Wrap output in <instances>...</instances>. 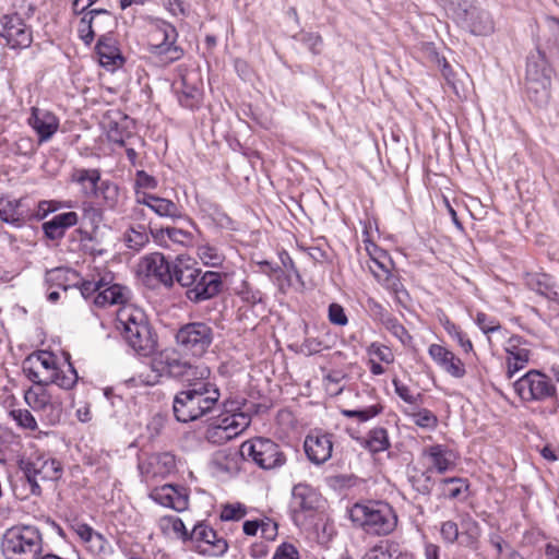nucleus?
I'll return each mask as SVG.
<instances>
[{"instance_id": "1", "label": "nucleus", "mask_w": 559, "mask_h": 559, "mask_svg": "<svg viewBox=\"0 0 559 559\" xmlns=\"http://www.w3.org/2000/svg\"><path fill=\"white\" fill-rule=\"evenodd\" d=\"M219 399L221 392L214 382L197 377L175 395L174 416L180 423L201 419L216 408Z\"/></svg>"}, {"instance_id": "2", "label": "nucleus", "mask_w": 559, "mask_h": 559, "mask_svg": "<svg viewBox=\"0 0 559 559\" xmlns=\"http://www.w3.org/2000/svg\"><path fill=\"white\" fill-rule=\"evenodd\" d=\"M23 372L28 380L37 385L56 384L61 389L70 390L78 381V373L71 364L67 370L57 366V357L48 350H38L26 357L23 361Z\"/></svg>"}, {"instance_id": "3", "label": "nucleus", "mask_w": 559, "mask_h": 559, "mask_svg": "<svg viewBox=\"0 0 559 559\" xmlns=\"http://www.w3.org/2000/svg\"><path fill=\"white\" fill-rule=\"evenodd\" d=\"M35 12L31 0H13L12 11L0 14V36L12 49H24L31 46L33 34L25 20Z\"/></svg>"}, {"instance_id": "4", "label": "nucleus", "mask_w": 559, "mask_h": 559, "mask_svg": "<svg viewBox=\"0 0 559 559\" xmlns=\"http://www.w3.org/2000/svg\"><path fill=\"white\" fill-rule=\"evenodd\" d=\"M352 522L371 535H388L394 531L397 516L390 504L382 501L355 503L349 510Z\"/></svg>"}, {"instance_id": "5", "label": "nucleus", "mask_w": 559, "mask_h": 559, "mask_svg": "<svg viewBox=\"0 0 559 559\" xmlns=\"http://www.w3.org/2000/svg\"><path fill=\"white\" fill-rule=\"evenodd\" d=\"M5 559H37L43 551V536L34 525H14L8 528L1 540Z\"/></svg>"}, {"instance_id": "6", "label": "nucleus", "mask_w": 559, "mask_h": 559, "mask_svg": "<svg viewBox=\"0 0 559 559\" xmlns=\"http://www.w3.org/2000/svg\"><path fill=\"white\" fill-rule=\"evenodd\" d=\"M176 27L164 21L156 20L151 27L147 50L160 64L168 66L183 56V49L177 45Z\"/></svg>"}, {"instance_id": "7", "label": "nucleus", "mask_w": 559, "mask_h": 559, "mask_svg": "<svg viewBox=\"0 0 559 559\" xmlns=\"http://www.w3.org/2000/svg\"><path fill=\"white\" fill-rule=\"evenodd\" d=\"M214 329L206 322L193 321L178 328L175 343L186 356L203 357L214 342Z\"/></svg>"}, {"instance_id": "8", "label": "nucleus", "mask_w": 559, "mask_h": 559, "mask_svg": "<svg viewBox=\"0 0 559 559\" xmlns=\"http://www.w3.org/2000/svg\"><path fill=\"white\" fill-rule=\"evenodd\" d=\"M551 69L539 50L527 58L526 93L531 102L544 106L550 97Z\"/></svg>"}, {"instance_id": "9", "label": "nucleus", "mask_w": 559, "mask_h": 559, "mask_svg": "<svg viewBox=\"0 0 559 559\" xmlns=\"http://www.w3.org/2000/svg\"><path fill=\"white\" fill-rule=\"evenodd\" d=\"M519 397L530 402H558L557 389L552 380L538 370H530L513 383Z\"/></svg>"}, {"instance_id": "10", "label": "nucleus", "mask_w": 559, "mask_h": 559, "mask_svg": "<svg viewBox=\"0 0 559 559\" xmlns=\"http://www.w3.org/2000/svg\"><path fill=\"white\" fill-rule=\"evenodd\" d=\"M241 455L251 459L260 468L271 471L285 465L286 455L275 441L255 437L245 441L240 447Z\"/></svg>"}, {"instance_id": "11", "label": "nucleus", "mask_w": 559, "mask_h": 559, "mask_svg": "<svg viewBox=\"0 0 559 559\" xmlns=\"http://www.w3.org/2000/svg\"><path fill=\"white\" fill-rule=\"evenodd\" d=\"M22 469L34 496L41 495L43 483L56 481L62 475L61 463L44 454L31 456L22 462Z\"/></svg>"}, {"instance_id": "12", "label": "nucleus", "mask_w": 559, "mask_h": 559, "mask_svg": "<svg viewBox=\"0 0 559 559\" xmlns=\"http://www.w3.org/2000/svg\"><path fill=\"white\" fill-rule=\"evenodd\" d=\"M154 370L174 378H185L187 382L199 378H209L210 369L204 365H192L176 352H163L153 361Z\"/></svg>"}, {"instance_id": "13", "label": "nucleus", "mask_w": 559, "mask_h": 559, "mask_svg": "<svg viewBox=\"0 0 559 559\" xmlns=\"http://www.w3.org/2000/svg\"><path fill=\"white\" fill-rule=\"evenodd\" d=\"M188 542L194 544V548L199 552L215 557L223 556L228 549L226 539L218 536L216 531L203 522L193 526L189 533Z\"/></svg>"}, {"instance_id": "14", "label": "nucleus", "mask_w": 559, "mask_h": 559, "mask_svg": "<svg viewBox=\"0 0 559 559\" xmlns=\"http://www.w3.org/2000/svg\"><path fill=\"white\" fill-rule=\"evenodd\" d=\"M224 275L215 271H205L199 273L195 284L186 292V297L193 304L212 299L223 292Z\"/></svg>"}, {"instance_id": "15", "label": "nucleus", "mask_w": 559, "mask_h": 559, "mask_svg": "<svg viewBox=\"0 0 559 559\" xmlns=\"http://www.w3.org/2000/svg\"><path fill=\"white\" fill-rule=\"evenodd\" d=\"M504 352L507 354V377L511 379L528 364L531 349L526 340L520 335H512L504 344Z\"/></svg>"}, {"instance_id": "16", "label": "nucleus", "mask_w": 559, "mask_h": 559, "mask_svg": "<svg viewBox=\"0 0 559 559\" xmlns=\"http://www.w3.org/2000/svg\"><path fill=\"white\" fill-rule=\"evenodd\" d=\"M150 498L156 503L177 512L187 510L189 506L187 489L171 484L154 488L150 493Z\"/></svg>"}, {"instance_id": "17", "label": "nucleus", "mask_w": 559, "mask_h": 559, "mask_svg": "<svg viewBox=\"0 0 559 559\" xmlns=\"http://www.w3.org/2000/svg\"><path fill=\"white\" fill-rule=\"evenodd\" d=\"M29 127L36 132L38 142L49 141L59 129V118L51 111L38 107H32L27 119Z\"/></svg>"}, {"instance_id": "18", "label": "nucleus", "mask_w": 559, "mask_h": 559, "mask_svg": "<svg viewBox=\"0 0 559 559\" xmlns=\"http://www.w3.org/2000/svg\"><path fill=\"white\" fill-rule=\"evenodd\" d=\"M428 354L435 364L451 377L461 379L466 374L462 359L447 347L440 344H431L428 347Z\"/></svg>"}, {"instance_id": "19", "label": "nucleus", "mask_w": 559, "mask_h": 559, "mask_svg": "<svg viewBox=\"0 0 559 559\" xmlns=\"http://www.w3.org/2000/svg\"><path fill=\"white\" fill-rule=\"evenodd\" d=\"M304 449L309 461L317 465L323 464L332 456V435L312 432L306 437Z\"/></svg>"}, {"instance_id": "20", "label": "nucleus", "mask_w": 559, "mask_h": 559, "mask_svg": "<svg viewBox=\"0 0 559 559\" xmlns=\"http://www.w3.org/2000/svg\"><path fill=\"white\" fill-rule=\"evenodd\" d=\"M140 269L147 276H153L163 285L171 287L173 262H168L163 253L153 252L144 255Z\"/></svg>"}, {"instance_id": "21", "label": "nucleus", "mask_w": 559, "mask_h": 559, "mask_svg": "<svg viewBox=\"0 0 559 559\" xmlns=\"http://www.w3.org/2000/svg\"><path fill=\"white\" fill-rule=\"evenodd\" d=\"M320 492L306 483H299L292 489V509L295 514L313 512L321 506Z\"/></svg>"}, {"instance_id": "22", "label": "nucleus", "mask_w": 559, "mask_h": 559, "mask_svg": "<svg viewBox=\"0 0 559 559\" xmlns=\"http://www.w3.org/2000/svg\"><path fill=\"white\" fill-rule=\"evenodd\" d=\"M126 343L140 356H148L156 348V337L152 333L148 323L141 325L138 329H131L122 335Z\"/></svg>"}, {"instance_id": "23", "label": "nucleus", "mask_w": 559, "mask_h": 559, "mask_svg": "<svg viewBox=\"0 0 559 559\" xmlns=\"http://www.w3.org/2000/svg\"><path fill=\"white\" fill-rule=\"evenodd\" d=\"M225 415L221 416L212 425L219 426L225 430H229L230 428L235 431V436H239L246 428L249 427L251 423L250 416L242 411H239V407L236 402L226 401L223 403Z\"/></svg>"}, {"instance_id": "24", "label": "nucleus", "mask_w": 559, "mask_h": 559, "mask_svg": "<svg viewBox=\"0 0 559 559\" xmlns=\"http://www.w3.org/2000/svg\"><path fill=\"white\" fill-rule=\"evenodd\" d=\"M423 455L429 460L431 468L439 474L453 469L457 460L456 453L444 444L426 447L423 450Z\"/></svg>"}, {"instance_id": "25", "label": "nucleus", "mask_w": 559, "mask_h": 559, "mask_svg": "<svg viewBox=\"0 0 559 559\" xmlns=\"http://www.w3.org/2000/svg\"><path fill=\"white\" fill-rule=\"evenodd\" d=\"M201 269L187 255H178L173 262L171 285L177 282L181 287L190 289L195 284Z\"/></svg>"}, {"instance_id": "26", "label": "nucleus", "mask_w": 559, "mask_h": 559, "mask_svg": "<svg viewBox=\"0 0 559 559\" xmlns=\"http://www.w3.org/2000/svg\"><path fill=\"white\" fill-rule=\"evenodd\" d=\"M142 474L152 477H166L176 469L175 455L169 452L151 455L146 462L139 465Z\"/></svg>"}, {"instance_id": "27", "label": "nucleus", "mask_w": 559, "mask_h": 559, "mask_svg": "<svg viewBox=\"0 0 559 559\" xmlns=\"http://www.w3.org/2000/svg\"><path fill=\"white\" fill-rule=\"evenodd\" d=\"M71 181L80 187L85 198L94 199L102 182L100 170L97 168H74L71 173Z\"/></svg>"}, {"instance_id": "28", "label": "nucleus", "mask_w": 559, "mask_h": 559, "mask_svg": "<svg viewBox=\"0 0 559 559\" xmlns=\"http://www.w3.org/2000/svg\"><path fill=\"white\" fill-rule=\"evenodd\" d=\"M75 534L86 546L90 552L95 556L106 555L109 549L108 540L93 527L85 523H78L73 526Z\"/></svg>"}, {"instance_id": "29", "label": "nucleus", "mask_w": 559, "mask_h": 559, "mask_svg": "<svg viewBox=\"0 0 559 559\" xmlns=\"http://www.w3.org/2000/svg\"><path fill=\"white\" fill-rule=\"evenodd\" d=\"M106 282L109 283L99 289L98 294L94 297V304L100 308L124 304L128 289L119 284H112V276L110 274H106Z\"/></svg>"}, {"instance_id": "30", "label": "nucleus", "mask_w": 559, "mask_h": 559, "mask_svg": "<svg viewBox=\"0 0 559 559\" xmlns=\"http://www.w3.org/2000/svg\"><path fill=\"white\" fill-rule=\"evenodd\" d=\"M146 323L148 322L144 311L133 305H123L117 311V329L121 335Z\"/></svg>"}, {"instance_id": "31", "label": "nucleus", "mask_w": 559, "mask_h": 559, "mask_svg": "<svg viewBox=\"0 0 559 559\" xmlns=\"http://www.w3.org/2000/svg\"><path fill=\"white\" fill-rule=\"evenodd\" d=\"M461 25L474 35L486 36L493 32V21L490 14L480 8L472 10Z\"/></svg>"}, {"instance_id": "32", "label": "nucleus", "mask_w": 559, "mask_h": 559, "mask_svg": "<svg viewBox=\"0 0 559 559\" xmlns=\"http://www.w3.org/2000/svg\"><path fill=\"white\" fill-rule=\"evenodd\" d=\"M151 234L156 242L166 247L168 246L167 240L183 247L190 246L193 240V236L190 231L176 227L151 230Z\"/></svg>"}, {"instance_id": "33", "label": "nucleus", "mask_w": 559, "mask_h": 559, "mask_svg": "<svg viewBox=\"0 0 559 559\" xmlns=\"http://www.w3.org/2000/svg\"><path fill=\"white\" fill-rule=\"evenodd\" d=\"M96 51L103 66H116L117 60L122 61L115 39L109 35H100Z\"/></svg>"}, {"instance_id": "34", "label": "nucleus", "mask_w": 559, "mask_h": 559, "mask_svg": "<svg viewBox=\"0 0 559 559\" xmlns=\"http://www.w3.org/2000/svg\"><path fill=\"white\" fill-rule=\"evenodd\" d=\"M403 551L397 543L381 540L370 548L362 559H401Z\"/></svg>"}, {"instance_id": "35", "label": "nucleus", "mask_w": 559, "mask_h": 559, "mask_svg": "<svg viewBox=\"0 0 559 559\" xmlns=\"http://www.w3.org/2000/svg\"><path fill=\"white\" fill-rule=\"evenodd\" d=\"M21 201L0 195V219L13 226H21L23 213L20 212Z\"/></svg>"}, {"instance_id": "36", "label": "nucleus", "mask_w": 559, "mask_h": 559, "mask_svg": "<svg viewBox=\"0 0 559 559\" xmlns=\"http://www.w3.org/2000/svg\"><path fill=\"white\" fill-rule=\"evenodd\" d=\"M158 527L165 535H174L176 538L188 542L189 531L182 520L175 515H165L158 520Z\"/></svg>"}, {"instance_id": "37", "label": "nucleus", "mask_w": 559, "mask_h": 559, "mask_svg": "<svg viewBox=\"0 0 559 559\" xmlns=\"http://www.w3.org/2000/svg\"><path fill=\"white\" fill-rule=\"evenodd\" d=\"M379 284L394 296V299L399 305L403 307L407 306L411 297L397 275L390 273L382 277Z\"/></svg>"}, {"instance_id": "38", "label": "nucleus", "mask_w": 559, "mask_h": 559, "mask_svg": "<svg viewBox=\"0 0 559 559\" xmlns=\"http://www.w3.org/2000/svg\"><path fill=\"white\" fill-rule=\"evenodd\" d=\"M122 240L129 249L138 252L148 243L150 238L145 227L139 225L129 227L123 233Z\"/></svg>"}, {"instance_id": "39", "label": "nucleus", "mask_w": 559, "mask_h": 559, "mask_svg": "<svg viewBox=\"0 0 559 559\" xmlns=\"http://www.w3.org/2000/svg\"><path fill=\"white\" fill-rule=\"evenodd\" d=\"M469 488L468 480L460 477L443 478L440 481L441 495L449 499H457Z\"/></svg>"}, {"instance_id": "40", "label": "nucleus", "mask_w": 559, "mask_h": 559, "mask_svg": "<svg viewBox=\"0 0 559 559\" xmlns=\"http://www.w3.org/2000/svg\"><path fill=\"white\" fill-rule=\"evenodd\" d=\"M44 386L45 385L29 388L24 393L25 403L37 413L40 412V409H44L51 399L50 394Z\"/></svg>"}, {"instance_id": "41", "label": "nucleus", "mask_w": 559, "mask_h": 559, "mask_svg": "<svg viewBox=\"0 0 559 559\" xmlns=\"http://www.w3.org/2000/svg\"><path fill=\"white\" fill-rule=\"evenodd\" d=\"M151 210L159 217L178 219L183 216L180 206H178L171 200L160 197L156 198Z\"/></svg>"}, {"instance_id": "42", "label": "nucleus", "mask_w": 559, "mask_h": 559, "mask_svg": "<svg viewBox=\"0 0 559 559\" xmlns=\"http://www.w3.org/2000/svg\"><path fill=\"white\" fill-rule=\"evenodd\" d=\"M366 447L373 453L388 450L390 448V440L386 429L382 427L371 429L366 440Z\"/></svg>"}, {"instance_id": "43", "label": "nucleus", "mask_w": 559, "mask_h": 559, "mask_svg": "<svg viewBox=\"0 0 559 559\" xmlns=\"http://www.w3.org/2000/svg\"><path fill=\"white\" fill-rule=\"evenodd\" d=\"M198 255L200 260L209 266H219L225 260L223 252L210 242L201 243L198 247Z\"/></svg>"}, {"instance_id": "44", "label": "nucleus", "mask_w": 559, "mask_h": 559, "mask_svg": "<svg viewBox=\"0 0 559 559\" xmlns=\"http://www.w3.org/2000/svg\"><path fill=\"white\" fill-rule=\"evenodd\" d=\"M95 199H100L103 204L114 209L119 200V188L109 180H102Z\"/></svg>"}, {"instance_id": "45", "label": "nucleus", "mask_w": 559, "mask_h": 559, "mask_svg": "<svg viewBox=\"0 0 559 559\" xmlns=\"http://www.w3.org/2000/svg\"><path fill=\"white\" fill-rule=\"evenodd\" d=\"M445 8L452 12L455 19L461 23L465 20L472 10H476L478 7L474 5V0H443Z\"/></svg>"}, {"instance_id": "46", "label": "nucleus", "mask_w": 559, "mask_h": 559, "mask_svg": "<svg viewBox=\"0 0 559 559\" xmlns=\"http://www.w3.org/2000/svg\"><path fill=\"white\" fill-rule=\"evenodd\" d=\"M382 324L385 329L395 336L403 345H408L412 342V336L400 321L393 316L385 317Z\"/></svg>"}, {"instance_id": "47", "label": "nucleus", "mask_w": 559, "mask_h": 559, "mask_svg": "<svg viewBox=\"0 0 559 559\" xmlns=\"http://www.w3.org/2000/svg\"><path fill=\"white\" fill-rule=\"evenodd\" d=\"M233 429L225 430L219 426L210 425L205 431V439L213 444H224L237 437Z\"/></svg>"}, {"instance_id": "48", "label": "nucleus", "mask_w": 559, "mask_h": 559, "mask_svg": "<svg viewBox=\"0 0 559 559\" xmlns=\"http://www.w3.org/2000/svg\"><path fill=\"white\" fill-rule=\"evenodd\" d=\"M9 416L16 423L20 428L36 430L37 421L32 413L27 409L13 408L9 412Z\"/></svg>"}, {"instance_id": "49", "label": "nucleus", "mask_w": 559, "mask_h": 559, "mask_svg": "<svg viewBox=\"0 0 559 559\" xmlns=\"http://www.w3.org/2000/svg\"><path fill=\"white\" fill-rule=\"evenodd\" d=\"M415 425L420 428L435 429L438 426V417L427 408H420L408 414Z\"/></svg>"}, {"instance_id": "50", "label": "nucleus", "mask_w": 559, "mask_h": 559, "mask_svg": "<svg viewBox=\"0 0 559 559\" xmlns=\"http://www.w3.org/2000/svg\"><path fill=\"white\" fill-rule=\"evenodd\" d=\"M88 19L92 20V26L96 34L106 29L111 23V14L105 9H93L86 12Z\"/></svg>"}, {"instance_id": "51", "label": "nucleus", "mask_w": 559, "mask_h": 559, "mask_svg": "<svg viewBox=\"0 0 559 559\" xmlns=\"http://www.w3.org/2000/svg\"><path fill=\"white\" fill-rule=\"evenodd\" d=\"M444 330L447 333L457 342L464 353L468 354L473 352V343L466 336L465 333L461 331V329L449 320L444 323Z\"/></svg>"}, {"instance_id": "52", "label": "nucleus", "mask_w": 559, "mask_h": 559, "mask_svg": "<svg viewBox=\"0 0 559 559\" xmlns=\"http://www.w3.org/2000/svg\"><path fill=\"white\" fill-rule=\"evenodd\" d=\"M382 411L380 405H371L360 409H343L342 414L348 418H357L359 421L365 423L377 415H379Z\"/></svg>"}, {"instance_id": "53", "label": "nucleus", "mask_w": 559, "mask_h": 559, "mask_svg": "<svg viewBox=\"0 0 559 559\" xmlns=\"http://www.w3.org/2000/svg\"><path fill=\"white\" fill-rule=\"evenodd\" d=\"M62 405L60 402L50 399L44 409H40L41 416L50 425H55L60 421L62 416Z\"/></svg>"}, {"instance_id": "54", "label": "nucleus", "mask_w": 559, "mask_h": 559, "mask_svg": "<svg viewBox=\"0 0 559 559\" xmlns=\"http://www.w3.org/2000/svg\"><path fill=\"white\" fill-rule=\"evenodd\" d=\"M109 282H106V275L100 276L98 280L93 278L92 281H83L79 289L81 295L88 299L92 296H96L99 289L106 286Z\"/></svg>"}, {"instance_id": "55", "label": "nucleus", "mask_w": 559, "mask_h": 559, "mask_svg": "<svg viewBox=\"0 0 559 559\" xmlns=\"http://www.w3.org/2000/svg\"><path fill=\"white\" fill-rule=\"evenodd\" d=\"M392 383H393L395 393L405 403L418 404L421 401L423 395L420 393L414 394L411 391V389L406 384L402 383L399 379H393Z\"/></svg>"}, {"instance_id": "56", "label": "nucleus", "mask_w": 559, "mask_h": 559, "mask_svg": "<svg viewBox=\"0 0 559 559\" xmlns=\"http://www.w3.org/2000/svg\"><path fill=\"white\" fill-rule=\"evenodd\" d=\"M247 513L246 507L239 502L223 506L221 519L223 521H239Z\"/></svg>"}, {"instance_id": "57", "label": "nucleus", "mask_w": 559, "mask_h": 559, "mask_svg": "<svg viewBox=\"0 0 559 559\" xmlns=\"http://www.w3.org/2000/svg\"><path fill=\"white\" fill-rule=\"evenodd\" d=\"M475 322L485 334L501 332V325L499 321L484 312H477Z\"/></svg>"}, {"instance_id": "58", "label": "nucleus", "mask_w": 559, "mask_h": 559, "mask_svg": "<svg viewBox=\"0 0 559 559\" xmlns=\"http://www.w3.org/2000/svg\"><path fill=\"white\" fill-rule=\"evenodd\" d=\"M92 20L87 17L86 13L81 17L79 23L78 33L80 38L86 44L90 45L95 36L97 35L92 26Z\"/></svg>"}, {"instance_id": "59", "label": "nucleus", "mask_w": 559, "mask_h": 559, "mask_svg": "<svg viewBox=\"0 0 559 559\" xmlns=\"http://www.w3.org/2000/svg\"><path fill=\"white\" fill-rule=\"evenodd\" d=\"M158 181L155 177L148 175L144 170H138L135 174V190H154L157 188Z\"/></svg>"}, {"instance_id": "60", "label": "nucleus", "mask_w": 559, "mask_h": 559, "mask_svg": "<svg viewBox=\"0 0 559 559\" xmlns=\"http://www.w3.org/2000/svg\"><path fill=\"white\" fill-rule=\"evenodd\" d=\"M329 320L332 324L344 326L347 324L348 319L344 308L338 304H331L329 306Z\"/></svg>"}, {"instance_id": "61", "label": "nucleus", "mask_w": 559, "mask_h": 559, "mask_svg": "<svg viewBox=\"0 0 559 559\" xmlns=\"http://www.w3.org/2000/svg\"><path fill=\"white\" fill-rule=\"evenodd\" d=\"M272 559H299L298 549L290 543L277 546Z\"/></svg>"}, {"instance_id": "62", "label": "nucleus", "mask_w": 559, "mask_h": 559, "mask_svg": "<svg viewBox=\"0 0 559 559\" xmlns=\"http://www.w3.org/2000/svg\"><path fill=\"white\" fill-rule=\"evenodd\" d=\"M369 353L374 355L382 362L392 364L394 361L393 353L384 345L371 344Z\"/></svg>"}, {"instance_id": "63", "label": "nucleus", "mask_w": 559, "mask_h": 559, "mask_svg": "<svg viewBox=\"0 0 559 559\" xmlns=\"http://www.w3.org/2000/svg\"><path fill=\"white\" fill-rule=\"evenodd\" d=\"M440 532L442 538L450 544H453L459 537V527L453 521L443 522Z\"/></svg>"}, {"instance_id": "64", "label": "nucleus", "mask_w": 559, "mask_h": 559, "mask_svg": "<svg viewBox=\"0 0 559 559\" xmlns=\"http://www.w3.org/2000/svg\"><path fill=\"white\" fill-rule=\"evenodd\" d=\"M300 41L306 45L313 53H319L322 45V38L317 33H306L300 36Z\"/></svg>"}]
</instances>
